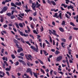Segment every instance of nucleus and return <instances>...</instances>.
Returning a JSON list of instances; mask_svg holds the SVG:
<instances>
[{
    "instance_id": "58",
    "label": "nucleus",
    "mask_w": 78,
    "mask_h": 78,
    "mask_svg": "<svg viewBox=\"0 0 78 78\" xmlns=\"http://www.w3.org/2000/svg\"><path fill=\"white\" fill-rule=\"evenodd\" d=\"M36 15H37V12H35L34 13L33 16H36Z\"/></svg>"
},
{
    "instance_id": "17",
    "label": "nucleus",
    "mask_w": 78,
    "mask_h": 78,
    "mask_svg": "<svg viewBox=\"0 0 78 78\" xmlns=\"http://www.w3.org/2000/svg\"><path fill=\"white\" fill-rule=\"evenodd\" d=\"M61 6H64V8H67L68 6L67 5H65V4H63L62 3L61 5Z\"/></svg>"
},
{
    "instance_id": "35",
    "label": "nucleus",
    "mask_w": 78,
    "mask_h": 78,
    "mask_svg": "<svg viewBox=\"0 0 78 78\" xmlns=\"http://www.w3.org/2000/svg\"><path fill=\"white\" fill-rule=\"evenodd\" d=\"M61 40L62 42H66V39H63V38H62Z\"/></svg>"
},
{
    "instance_id": "31",
    "label": "nucleus",
    "mask_w": 78,
    "mask_h": 78,
    "mask_svg": "<svg viewBox=\"0 0 78 78\" xmlns=\"http://www.w3.org/2000/svg\"><path fill=\"white\" fill-rule=\"evenodd\" d=\"M18 58H20V59H21L23 60V57L22 56H18Z\"/></svg>"
},
{
    "instance_id": "49",
    "label": "nucleus",
    "mask_w": 78,
    "mask_h": 78,
    "mask_svg": "<svg viewBox=\"0 0 78 78\" xmlns=\"http://www.w3.org/2000/svg\"><path fill=\"white\" fill-rule=\"evenodd\" d=\"M25 12H26L27 13H28L29 11H30V10H25Z\"/></svg>"
},
{
    "instance_id": "8",
    "label": "nucleus",
    "mask_w": 78,
    "mask_h": 78,
    "mask_svg": "<svg viewBox=\"0 0 78 78\" xmlns=\"http://www.w3.org/2000/svg\"><path fill=\"white\" fill-rule=\"evenodd\" d=\"M18 32L20 35H21V36H23V32L21 31L20 30H18Z\"/></svg>"
},
{
    "instance_id": "48",
    "label": "nucleus",
    "mask_w": 78,
    "mask_h": 78,
    "mask_svg": "<svg viewBox=\"0 0 78 78\" xmlns=\"http://www.w3.org/2000/svg\"><path fill=\"white\" fill-rule=\"evenodd\" d=\"M20 56H24V54L23 53H20Z\"/></svg>"
},
{
    "instance_id": "42",
    "label": "nucleus",
    "mask_w": 78,
    "mask_h": 78,
    "mask_svg": "<svg viewBox=\"0 0 78 78\" xmlns=\"http://www.w3.org/2000/svg\"><path fill=\"white\" fill-rule=\"evenodd\" d=\"M33 20L34 22H35V21H37V19H36L35 18H33Z\"/></svg>"
},
{
    "instance_id": "12",
    "label": "nucleus",
    "mask_w": 78,
    "mask_h": 78,
    "mask_svg": "<svg viewBox=\"0 0 78 78\" xmlns=\"http://www.w3.org/2000/svg\"><path fill=\"white\" fill-rule=\"evenodd\" d=\"M13 41L14 42V43L16 44H19V41H17V40H16V39H14L13 40Z\"/></svg>"
},
{
    "instance_id": "28",
    "label": "nucleus",
    "mask_w": 78,
    "mask_h": 78,
    "mask_svg": "<svg viewBox=\"0 0 78 78\" xmlns=\"http://www.w3.org/2000/svg\"><path fill=\"white\" fill-rule=\"evenodd\" d=\"M48 3L51 5V1H50V0H48Z\"/></svg>"
},
{
    "instance_id": "52",
    "label": "nucleus",
    "mask_w": 78,
    "mask_h": 78,
    "mask_svg": "<svg viewBox=\"0 0 78 78\" xmlns=\"http://www.w3.org/2000/svg\"><path fill=\"white\" fill-rule=\"evenodd\" d=\"M27 65L29 66V67H30V62H28V63L27 62Z\"/></svg>"
},
{
    "instance_id": "63",
    "label": "nucleus",
    "mask_w": 78,
    "mask_h": 78,
    "mask_svg": "<svg viewBox=\"0 0 78 78\" xmlns=\"http://www.w3.org/2000/svg\"><path fill=\"white\" fill-rule=\"evenodd\" d=\"M16 45L18 48H20V47H19V45L18 44H16Z\"/></svg>"
},
{
    "instance_id": "43",
    "label": "nucleus",
    "mask_w": 78,
    "mask_h": 78,
    "mask_svg": "<svg viewBox=\"0 0 78 78\" xmlns=\"http://www.w3.org/2000/svg\"><path fill=\"white\" fill-rule=\"evenodd\" d=\"M33 33H35L36 34H37V32L36 31V30H33Z\"/></svg>"
},
{
    "instance_id": "44",
    "label": "nucleus",
    "mask_w": 78,
    "mask_h": 78,
    "mask_svg": "<svg viewBox=\"0 0 78 78\" xmlns=\"http://www.w3.org/2000/svg\"><path fill=\"white\" fill-rule=\"evenodd\" d=\"M45 41L46 43L47 44H48V45H50V43H49V42L47 40H45Z\"/></svg>"
},
{
    "instance_id": "1",
    "label": "nucleus",
    "mask_w": 78,
    "mask_h": 78,
    "mask_svg": "<svg viewBox=\"0 0 78 78\" xmlns=\"http://www.w3.org/2000/svg\"><path fill=\"white\" fill-rule=\"evenodd\" d=\"M48 31H49V34L50 35H51V34H53V35H55V36H57V37H59V35H57V34H56V32L55 31V30H53V32L51 31V30H49Z\"/></svg>"
},
{
    "instance_id": "22",
    "label": "nucleus",
    "mask_w": 78,
    "mask_h": 78,
    "mask_svg": "<svg viewBox=\"0 0 78 78\" xmlns=\"http://www.w3.org/2000/svg\"><path fill=\"white\" fill-rule=\"evenodd\" d=\"M20 39L23 44H25V41H24V40H23V38L21 37Z\"/></svg>"
},
{
    "instance_id": "55",
    "label": "nucleus",
    "mask_w": 78,
    "mask_h": 78,
    "mask_svg": "<svg viewBox=\"0 0 78 78\" xmlns=\"http://www.w3.org/2000/svg\"><path fill=\"white\" fill-rule=\"evenodd\" d=\"M41 32H42L43 31H44V28H43V27L41 26Z\"/></svg>"
},
{
    "instance_id": "18",
    "label": "nucleus",
    "mask_w": 78,
    "mask_h": 78,
    "mask_svg": "<svg viewBox=\"0 0 78 78\" xmlns=\"http://www.w3.org/2000/svg\"><path fill=\"white\" fill-rule=\"evenodd\" d=\"M59 30L61 32H64V30H63V28H62L59 27Z\"/></svg>"
},
{
    "instance_id": "54",
    "label": "nucleus",
    "mask_w": 78,
    "mask_h": 78,
    "mask_svg": "<svg viewBox=\"0 0 78 78\" xmlns=\"http://www.w3.org/2000/svg\"><path fill=\"white\" fill-rule=\"evenodd\" d=\"M5 70H6V71H10V70L9 69V68H5Z\"/></svg>"
},
{
    "instance_id": "59",
    "label": "nucleus",
    "mask_w": 78,
    "mask_h": 78,
    "mask_svg": "<svg viewBox=\"0 0 78 78\" xmlns=\"http://www.w3.org/2000/svg\"><path fill=\"white\" fill-rule=\"evenodd\" d=\"M66 13L67 14H69L70 16H71V13L68 11L66 12Z\"/></svg>"
},
{
    "instance_id": "9",
    "label": "nucleus",
    "mask_w": 78,
    "mask_h": 78,
    "mask_svg": "<svg viewBox=\"0 0 78 78\" xmlns=\"http://www.w3.org/2000/svg\"><path fill=\"white\" fill-rule=\"evenodd\" d=\"M15 5H18V6H22V3H21L20 2H16Z\"/></svg>"
},
{
    "instance_id": "20",
    "label": "nucleus",
    "mask_w": 78,
    "mask_h": 78,
    "mask_svg": "<svg viewBox=\"0 0 78 78\" xmlns=\"http://www.w3.org/2000/svg\"><path fill=\"white\" fill-rule=\"evenodd\" d=\"M11 56L12 59H15L16 58V56L14 54H12Z\"/></svg>"
},
{
    "instance_id": "13",
    "label": "nucleus",
    "mask_w": 78,
    "mask_h": 78,
    "mask_svg": "<svg viewBox=\"0 0 78 78\" xmlns=\"http://www.w3.org/2000/svg\"><path fill=\"white\" fill-rule=\"evenodd\" d=\"M43 51H44V54H45V56H47L48 55V53L47 54H46V53H47V51H46L43 50Z\"/></svg>"
},
{
    "instance_id": "47",
    "label": "nucleus",
    "mask_w": 78,
    "mask_h": 78,
    "mask_svg": "<svg viewBox=\"0 0 78 78\" xmlns=\"http://www.w3.org/2000/svg\"><path fill=\"white\" fill-rule=\"evenodd\" d=\"M16 27L17 28H18V29H19V25H18V24H17V23L16 24Z\"/></svg>"
},
{
    "instance_id": "4",
    "label": "nucleus",
    "mask_w": 78,
    "mask_h": 78,
    "mask_svg": "<svg viewBox=\"0 0 78 78\" xmlns=\"http://www.w3.org/2000/svg\"><path fill=\"white\" fill-rule=\"evenodd\" d=\"M26 58H29V59H30V60L32 61V57L31 56V55L30 54L29 55H25Z\"/></svg>"
},
{
    "instance_id": "39",
    "label": "nucleus",
    "mask_w": 78,
    "mask_h": 78,
    "mask_svg": "<svg viewBox=\"0 0 78 78\" xmlns=\"http://www.w3.org/2000/svg\"><path fill=\"white\" fill-rule=\"evenodd\" d=\"M65 23H66V22L65 21L63 20L62 22V25H64Z\"/></svg>"
},
{
    "instance_id": "50",
    "label": "nucleus",
    "mask_w": 78,
    "mask_h": 78,
    "mask_svg": "<svg viewBox=\"0 0 78 78\" xmlns=\"http://www.w3.org/2000/svg\"><path fill=\"white\" fill-rule=\"evenodd\" d=\"M38 61H39L41 63V64H44V62H42V61L41 60H38Z\"/></svg>"
},
{
    "instance_id": "56",
    "label": "nucleus",
    "mask_w": 78,
    "mask_h": 78,
    "mask_svg": "<svg viewBox=\"0 0 78 78\" xmlns=\"http://www.w3.org/2000/svg\"><path fill=\"white\" fill-rule=\"evenodd\" d=\"M41 4L38 5L36 7V8H39V7L41 6Z\"/></svg>"
},
{
    "instance_id": "16",
    "label": "nucleus",
    "mask_w": 78,
    "mask_h": 78,
    "mask_svg": "<svg viewBox=\"0 0 78 78\" xmlns=\"http://www.w3.org/2000/svg\"><path fill=\"white\" fill-rule=\"evenodd\" d=\"M5 75V73L4 72H3L2 75V74H0V77L1 78H2L3 77H4Z\"/></svg>"
},
{
    "instance_id": "33",
    "label": "nucleus",
    "mask_w": 78,
    "mask_h": 78,
    "mask_svg": "<svg viewBox=\"0 0 78 78\" xmlns=\"http://www.w3.org/2000/svg\"><path fill=\"white\" fill-rule=\"evenodd\" d=\"M25 42L26 43V44H28L29 45H30V46H31V44L29 42V41H25Z\"/></svg>"
},
{
    "instance_id": "36",
    "label": "nucleus",
    "mask_w": 78,
    "mask_h": 78,
    "mask_svg": "<svg viewBox=\"0 0 78 78\" xmlns=\"http://www.w3.org/2000/svg\"><path fill=\"white\" fill-rule=\"evenodd\" d=\"M15 18V16L14 15H12L11 16V19H14Z\"/></svg>"
},
{
    "instance_id": "21",
    "label": "nucleus",
    "mask_w": 78,
    "mask_h": 78,
    "mask_svg": "<svg viewBox=\"0 0 78 78\" xmlns=\"http://www.w3.org/2000/svg\"><path fill=\"white\" fill-rule=\"evenodd\" d=\"M19 26L21 28H23V24H22V23H20L19 24Z\"/></svg>"
},
{
    "instance_id": "62",
    "label": "nucleus",
    "mask_w": 78,
    "mask_h": 78,
    "mask_svg": "<svg viewBox=\"0 0 78 78\" xmlns=\"http://www.w3.org/2000/svg\"><path fill=\"white\" fill-rule=\"evenodd\" d=\"M11 9H12L13 10H15L16 9V8L14 7H11Z\"/></svg>"
},
{
    "instance_id": "51",
    "label": "nucleus",
    "mask_w": 78,
    "mask_h": 78,
    "mask_svg": "<svg viewBox=\"0 0 78 78\" xmlns=\"http://www.w3.org/2000/svg\"><path fill=\"white\" fill-rule=\"evenodd\" d=\"M22 64H23V66H26V65H27L26 63H25V62H24V61H23V62Z\"/></svg>"
},
{
    "instance_id": "60",
    "label": "nucleus",
    "mask_w": 78,
    "mask_h": 78,
    "mask_svg": "<svg viewBox=\"0 0 78 78\" xmlns=\"http://www.w3.org/2000/svg\"><path fill=\"white\" fill-rule=\"evenodd\" d=\"M65 16L66 17H67V19H69V16H68V15H67V14H65Z\"/></svg>"
},
{
    "instance_id": "40",
    "label": "nucleus",
    "mask_w": 78,
    "mask_h": 78,
    "mask_svg": "<svg viewBox=\"0 0 78 78\" xmlns=\"http://www.w3.org/2000/svg\"><path fill=\"white\" fill-rule=\"evenodd\" d=\"M17 19L18 20H20V21H22L23 20L22 19L20 18V17H18Z\"/></svg>"
},
{
    "instance_id": "24",
    "label": "nucleus",
    "mask_w": 78,
    "mask_h": 78,
    "mask_svg": "<svg viewBox=\"0 0 78 78\" xmlns=\"http://www.w3.org/2000/svg\"><path fill=\"white\" fill-rule=\"evenodd\" d=\"M51 3L53 5H56V3L53 1H51Z\"/></svg>"
},
{
    "instance_id": "3",
    "label": "nucleus",
    "mask_w": 78,
    "mask_h": 78,
    "mask_svg": "<svg viewBox=\"0 0 78 78\" xmlns=\"http://www.w3.org/2000/svg\"><path fill=\"white\" fill-rule=\"evenodd\" d=\"M27 73H29L31 76H33V72L31 71V69L29 68L27 69L26 70Z\"/></svg>"
},
{
    "instance_id": "29",
    "label": "nucleus",
    "mask_w": 78,
    "mask_h": 78,
    "mask_svg": "<svg viewBox=\"0 0 78 78\" xmlns=\"http://www.w3.org/2000/svg\"><path fill=\"white\" fill-rule=\"evenodd\" d=\"M40 70L41 72L45 74V72H44V71L42 69L40 68Z\"/></svg>"
},
{
    "instance_id": "19",
    "label": "nucleus",
    "mask_w": 78,
    "mask_h": 78,
    "mask_svg": "<svg viewBox=\"0 0 78 78\" xmlns=\"http://www.w3.org/2000/svg\"><path fill=\"white\" fill-rule=\"evenodd\" d=\"M49 42L51 43H52V38H51V36H49Z\"/></svg>"
},
{
    "instance_id": "23",
    "label": "nucleus",
    "mask_w": 78,
    "mask_h": 78,
    "mask_svg": "<svg viewBox=\"0 0 78 78\" xmlns=\"http://www.w3.org/2000/svg\"><path fill=\"white\" fill-rule=\"evenodd\" d=\"M1 19H0V22H3L4 21V19H3V17H2V16L1 17Z\"/></svg>"
},
{
    "instance_id": "30",
    "label": "nucleus",
    "mask_w": 78,
    "mask_h": 78,
    "mask_svg": "<svg viewBox=\"0 0 78 78\" xmlns=\"http://www.w3.org/2000/svg\"><path fill=\"white\" fill-rule=\"evenodd\" d=\"M70 24L71 25H72L73 27H75V24H74V23H73L71 22L70 23Z\"/></svg>"
},
{
    "instance_id": "32",
    "label": "nucleus",
    "mask_w": 78,
    "mask_h": 78,
    "mask_svg": "<svg viewBox=\"0 0 78 78\" xmlns=\"http://www.w3.org/2000/svg\"><path fill=\"white\" fill-rule=\"evenodd\" d=\"M27 29H28V31L29 32V33H30V32L31 31V30H30V28H29V27H28V26H27Z\"/></svg>"
},
{
    "instance_id": "27",
    "label": "nucleus",
    "mask_w": 78,
    "mask_h": 78,
    "mask_svg": "<svg viewBox=\"0 0 78 78\" xmlns=\"http://www.w3.org/2000/svg\"><path fill=\"white\" fill-rule=\"evenodd\" d=\"M62 13H60V14H59V16L60 17V18H61V19H62Z\"/></svg>"
},
{
    "instance_id": "25",
    "label": "nucleus",
    "mask_w": 78,
    "mask_h": 78,
    "mask_svg": "<svg viewBox=\"0 0 78 78\" xmlns=\"http://www.w3.org/2000/svg\"><path fill=\"white\" fill-rule=\"evenodd\" d=\"M55 53L56 55H58V54H60V52H59V51L57 50L55 51Z\"/></svg>"
},
{
    "instance_id": "46",
    "label": "nucleus",
    "mask_w": 78,
    "mask_h": 78,
    "mask_svg": "<svg viewBox=\"0 0 78 78\" xmlns=\"http://www.w3.org/2000/svg\"><path fill=\"white\" fill-rule=\"evenodd\" d=\"M45 47V44L43 43V48H44Z\"/></svg>"
},
{
    "instance_id": "57",
    "label": "nucleus",
    "mask_w": 78,
    "mask_h": 78,
    "mask_svg": "<svg viewBox=\"0 0 78 78\" xmlns=\"http://www.w3.org/2000/svg\"><path fill=\"white\" fill-rule=\"evenodd\" d=\"M29 36H30V37H32V39H34V37L32 35H29Z\"/></svg>"
},
{
    "instance_id": "11",
    "label": "nucleus",
    "mask_w": 78,
    "mask_h": 78,
    "mask_svg": "<svg viewBox=\"0 0 78 78\" xmlns=\"http://www.w3.org/2000/svg\"><path fill=\"white\" fill-rule=\"evenodd\" d=\"M1 33L3 35H4V34H6V33H7V32L5 30H2V31L1 32Z\"/></svg>"
},
{
    "instance_id": "41",
    "label": "nucleus",
    "mask_w": 78,
    "mask_h": 78,
    "mask_svg": "<svg viewBox=\"0 0 78 78\" xmlns=\"http://www.w3.org/2000/svg\"><path fill=\"white\" fill-rule=\"evenodd\" d=\"M57 16H58V13H55V15L53 16V17H56Z\"/></svg>"
},
{
    "instance_id": "7",
    "label": "nucleus",
    "mask_w": 78,
    "mask_h": 78,
    "mask_svg": "<svg viewBox=\"0 0 78 78\" xmlns=\"http://www.w3.org/2000/svg\"><path fill=\"white\" fill-rule=\"evenodd\" d=\"M19 49L17 50V51L18 53H20L21 51H22L23 50V48H20Z\"/></svg>"
},
{
    "instance_id": "6",
    "label": "nucleus",
    "mask_w": 78,
    "mask_h": 78,
    "mask_svg": "<svg viewBox=\"0 0 78 78\" xmlns=\"http://www.w3.org/2000/svg\"><path fill=\"white\" fill-rule=\"evenodd\" d=\"M8 8L7 6H5L2 9V10L3 11L5 12V11H7Z\"/></svg>"
},
{
    "instance_id": "64",
    "label": "nucleus",
    "mask_w": 78,
    "mask_h": 78,
    "mask_svg": "<svg viewBox=\"0 0 78 78\" xmlns=\"http://www.w3.org/2000/svg\"><path fill=\"white\" fill-rule=\"evenodd\" d=\"M20 15L21 16H24V13H22L21 12L20 13Z\"/></svg>"
},
{
    "instance_id": "26",
    "label": "nucleus",
    "mask_w": 78,
    "mask_h": 78,
    "mask_svg": "<svg viewBox=\"0 0 78 78\" xmlns=\"http://www.w3.org/2000/svg\"><path fill=\"white\" fill-rule=\"evenodd\" d=\"M6 14L7 16H9V17H10V16H11V13L10 12L8 13H7Z\"/></svg>"
},
{
    "instance_id": "34",
    "label": "nucleus",
    "mask_w": 78,
    "mask_h": 78,
    "mask_svg": "<svg viewBox=\"0 0 78 78\" xmlns=\"http://www.w3.org/2000/svg\"><path fill=\"white\" fill-rule=\"evenodd\" d=\"M18 61H19V62H22V63L23 62V60H21L20 59H19L18 60Z\"/></svg>"
},
{
    "instance_id": "37",
    "label": "nucleus",
    "mask_w": 78,
    "mask_h": 78,
    "mask_svg": "<svg viewBox=\"0 0 78 78\" xmlns=\"http://www.w3.org/2000/svg\"><path fill=\"white\" fill-rule=\"evenodd\" d=\"M3 27L4 28H6V27H8V25H7V24H4L3 25Z\"/></svg>"
},
{
    "instance_id": "5",
    "label": "nucleus",
    "mask_w": 78,
    "mask_h": 78,
    "mask_svg": "<svg viewBox=\"0 0 78 78\" xmlns=\"http://www.w3.org/2000/svg\"><path fill=\"white\" fill-rule=\"evenodd\" d=\"M62 57L61 56H60L57 58L56 61H60L61 60H62Z\"/></svg>"
},
{
    "instance_id": "61",
    "label": "nucleus",
    "mask_w": 78,
    "mask_h": 78,
    "mask_svg": "<svg viewBox=\"0 0 78 78\" xmlns=\"http://www.w3.org/2000/svg\"><path fill=\"white\" fill-rule=\"evenodd\" d=\"M72 36H70L69 37V40H72Z\"/></svg>"
},
{
    "instance_id": "14",
    "label": "nucleus",
    "mask_w": 78,
    "mask_h": 78,
    "mask_svg": "<svg viewBox=\"0 0 78 78\" xmlns=\"http://www.w3.org/2000/svg\"><path fill=\"white\" fill-rule=\"evenodd\" d=\"M14 64H15V65L16 66H18V65H19V62H18V61L14 63Z\"/></svg>"
},
{
    "instance_id": "45",
    "label": "nucleus",
    "mask_w": 78,
    "mask_h": 78,
    "mask_svg": "<svg viewBox=\"0 0 78 78\" xmlns=\"http://www.w3.org/2000/svg\"><path fill=\"white\" fill-rule=\"evenodd\" d=\"M73 29L74 30H76V31H77L78 30V28H77V27H73Z\"/></svg>"
},
{
    "instance_id": "38",
    "label": "nucleus",
    "mask_w": 78,
    "mask_h": 78,
    "mask_svg": "<svg viewBox=\"0 0 78 78\" xmlns=\"http://www.w3.org/2000/svg\"><path fill=\"white\" fill-rule=\"evenodd\" d=\"M23 36H24V37H27V36H28V34H23Z\"/></svg>"
},
{
    "instance_id": "53",
    "label": "nucleus",
    "mask_w": 78,
    "mask_h": 78,
    "mask_svg": "<svg viewBox=\"0 0 78 78\" xmlns=\"http://www.w3.org/2000/svg\"><path fill=\"white\" fill-rule=\"evenodd\" d=\"M24 76H27V78H29V76H27V74L26 73H25L24 74Z\"/></svg>"
},
{
    "instance_id": "2",
    "label": "nucleus",
    "mask_w": 78,
    "mask_h": 78,
    "mask_svg": "<svg viewBox=\"0 0 78 78\" xmlns=\"http://www.w3.org/2000/svg\"><path fill=\"white\" fill-rule=\"evenodd\" d=\"M35 46L36 47V48L35 47L32 45L30 46V48L32 50H34L36 52H38V46L37 45V44H35Z\"/></svg>"
},
{
    "instance_id": "15",
    "label": "nucleus",
    "mask_w": 78,
    "mask_h": 78,
    "mask_svg": "<svg viewBox=\"0 0 78 78\" xmlns=\"http://www.w3.org/2000/svg\"><path fill=\"white\" fill-rule=\"evenodd\" d=\"M33 73L34 76H35L36 78H37V73L33 72Z\"/></svg>"
},
{
    "instance_id": "10",
    "label": "nucleus",
    "mask_w": 78,
    "mask_h": 78,
    "mask_svg": "<svg viewBox=\"0 0 78 78\" xmlns=\"http://www.w3.org/2000/svg\"><path fill=\"white\" fill-rule=\"evenodd\" d=\"M11 5L12 6H14L15 8H16V7H17V6H16V5L12 2L11 3Z\"/></svg>"
}]
</instances>
